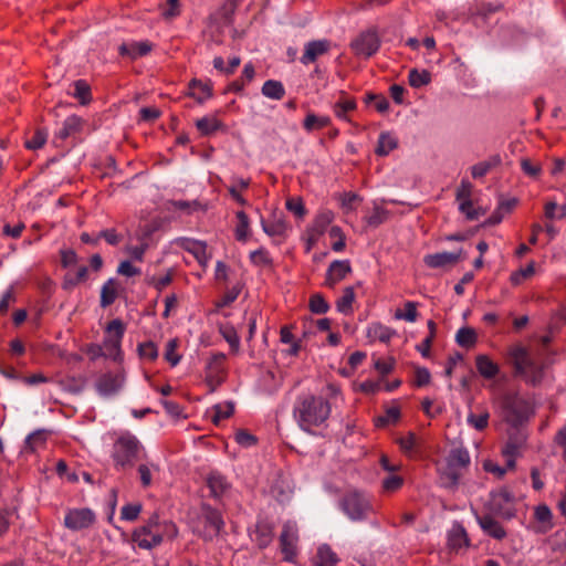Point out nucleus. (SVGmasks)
I'll return each instance as SVG.
<instances>
[{
  "label": "nucleus",
  "mask_w": 566,
  "mask_h": 566,
  "mask_svg": "<svg viewBox=\"0 0 566 566\" xmlns=\"http://www.w3.org/2000/svg\"><path fill=\"white\" fill-rule=\"evenodd\" d=\"M332 413L331 402L323 396L311 392L300 395L293 406V417L304 432L316 434L317 429L326 428Z\"/></svg>",
  "instance_id": "f257e3e1"
},
{
  "label": "nucleus",
  "mask_w": 566,
  "mask_h": 566,
  "mask_svg": "<svg viewBox=\"0 0 566 566\" xmlns=\"http://www.w3.org/2000/svg\"><path fill=\"white\" fill-rule=\"evenodd\" d=\"M177 526L170 521H160L158 515H153L146 524L136 528L132 539L142 549H151L163 543L164 539H172L177 536Z\"/></svg>",
  "instance_id": "f03ea898"
},
{
  "label": "nucleus",
  "mask_w": 566,
  "mask_h": 566,
  "mask_svg": "<svg viewBox=\"0 0 566 566\" xmlns=\"http://www.w3.org/2000/svg\"><path fill=\"white\" fill-rule=\"evenodd\" d=\"M142 451L143 447L135 436L123 433L113 446L112 458L115 469L125 471L133 468Z\"/></svg>",
  "instance_id": "7ed1b4c3"
},
{
  "label": "nucleus",
  "mask_w": 566,
  "mask_h": 566,
  "mask_svg": "<svg viewBox=\"0 0 566 566\" xmlns=\"http://www.w3.org/2000/svg\"><path fill=\"white\" fill-rule=\"evenodd\" d=\"M340 511L353 522H361L374 512L370 496L358 490H348L339 499Z\"/></svg>",
  "instance_id": "20e7f679"
},
{
  "label": "nucleus",
  "mask_w": 566,
  "mask_h": 566,
  "mask_svg": "<svg viewBox=\"0 0 566 566\" xmlns=\"http://www.w3.org/2000/svg\"><path fill=\"white\" fill-rule=\"evenodd\" d=\"M509 356L515 369V374L522 376L526 381L533 385L537 384L542 378V370L532 360L528 352L521 345L513 346Z\"/></svg>",
  "instance_id": "39448f33"
},
{
  "label": "nucleus",
  "mask_w": 566,
  "mask_h": 566,
  "mask_svg": "<svg viewBox=\"0 0 566 566\" xmlns=\"http://www.w3.org/2000/svg\"><path fill=\"white\" fill-rule=\"evenodd\" d=\"M470 454L464 448H454L446 457L444 462L440 464L439 471L448 482L455 485L462 474V471L470 464Z\"/></svg>",
  "instance_id": "423d86ee"
},
{
  "label": "nucleus",
  "mask_w": 566,
  "mask_h": 566,
  "mask_svg": "<svg viewBox=\"0 0 566 566\" xmlns=\"http://www.w3.org/2000/svg\"><path fill=\"white\" fill-rule=\"evenodd\" d=\"M224 522L221 513L209 505H203L198 517L193 532L206 541L218 536L223 528Z\"/></svg>",
  "instance_id": "0eeeda50"
},
{
  "label": "nucleus",
  "mask_w": 566,
  "mask_h": 566,
  "mask_svg": "<svg viewBox=\"0 0 566 566\" xmlns=\"http://www.w3.org/2000/svg\"><path fill=\"white\" fill-rule=\"evenodd\" d=\"M334 218L333 211L328 209H323L317 212L312 223L307 226L304 232L306 252H310L317 244L321 237L334 221Z\"/></svg>",
  "instance_id": "6e6552de"
},
{
  "label": "nucleus",
  "mask_w": 566,
  "mask_h": 566,
  "mask_svg": "<svg viewBox=\"0 0 566 566\" xmlns=\"http://www.w3.org/2000/svg\"><path fill=\"white\" fill-rule=\"evenodd\" d=\"M108 336L103 342L104 356L114 360L122 357V339L125 334V325L118 318L111 321L106 326Z\"/></svg>",
  "instance_id": "1a4fd4ad"
},
{
  "label": "nucleus",
  "mask_w": 566,
  "mask_h": 566,
  "mask_svg": "<svg viewBox=\"0 0 566 566\" xmlns=\"http://www.w3.org/2000/svg\"><path fill=\"white\" fill-rule=\"evenodd\" d=\"M381 41L375 29L360 32L352 40L349 46L356 56L369 59L376 54L380 48Z\"/></svg>",
  "instance_id": "9d476101"
},
{
  "label": "nucleus",
  "mask_w": 566,
  "mask_h": 566,
  "mask_svg": "<svg viewBox=\"0 0 566 566\" xmlns=\"http://www.w3.org/2000/svg\"><path fill=\"white\" fill-rule=\"evenodd\" d=\"M489 510L502 518H513L516 515L514 495L506 489L492 492L490 494Z\"/></svg>",
  "instance_id": "9b49d317"
},
{
  "label": "nucleus",
  "mask_w": 566,
  "mask_h": 566,
  "mask_svg": "<svg viewBox=\"0 0 566 566\" xmlns=\"http://www.w3.org/2000/svg\"><path fill=\"white\" fill-rule=\"evenodd\" d=\"M95 522V513L87 507L71 509L64 516V526L74 532L86 530Z\"/></svg>",
  "instance_id": "f8f14e48"
},
{
  "label": "nucleus",
  "mask_w": 566,
  "mask_h": 566,
  "mask_svg": "<svg viewBox=\"0 0 566 566\" xmlns=\"http://www.w3.org/2000/svg\"><path fill=\"white\" fill-rule=\"evenodd\" d=\"M298 541L297 527L294 523L286 522L283 525L280 535L281 552L284 555V560L292 562L296 556V545Z\"/></svg>",
  "instance_id": "ddd939ff"
},
{
  "label": "nucleus",
  "mask_w": 566,
  "mask_h": 566,
  "mask_svg": "<svg viewBox=\"0 0 566 566\" xmlns=\"http://www.w3.org/2000/svg\"><path fill=\"white\" fill-rule=\"evenodd\" d=\"M332 43L327 39L313 40L304 44V51L300 57L303 65L315 63L319 57L329 53Z\"/></svg>",
  "instance_id": "4468645a"
},
{
  "label": "nucleus",
  "mask_w": 566,
  "mask_h": 566,
  "mask_svg": "<svg viewBox=\"0 0 566 566\" xmlns=\"http://www.w3.org/2000/svg\"><path fill=\"white\" fill-rule=\"evenodd\" d=\"M124 384V375L120 373H105L95 382L97 392L103 397H109L119 391Z\"/></svg>",
  "instance_id": "2eb2a0df"
},
{
  "label": "nucleus",
  "mask_w": 566,
  "mask_h": 566,
  "mask_svg": "<svg viewBox=\"0 0 566 566\" xmlns=\"http://www.w3.org/2000/svg\"><path fill=\"white\" fill-rule=\"evenodd\" d=\"M464 258L465 255H462V250L460 249L458 252L443 251L433 254H427L423 258V262L431 269H439L447 265H453Z\"/></svg>",
  "instance_id": "dca6fc26"
},
{
  "label": "nucleus",
  "mask_w": 566,
  "mask_h": 566,
  "mask_svg": "<svg viewBox=\"0 0 566 566\" xmlns=\"http://www.w3.org/2000/svg\"><path fill=\"white\" fill-rule=\"evenodd\" d=\"M178 244L181 249L191 253L202 268L208 266L210 256L207 253V244L205 242L189 238H182L178 241Z\"/></svg>",
  "instance_id": "f3484780"
},
{
  "label": "nucleus",
  "mask_w": 566,
  "mask_h": 566,
  "mask_svg": "<svg viewBox=\"0 0 566 566\" xmlns=\"http://www.w3.org/2000/svg\"><path fill=\"white\" fill-rule=\"evenodd\" d=\"M352 272L350 262L348 260H335L333 261L325 276V285L334 287L338 282L344 280L348 273Z\"/></svg>",
  "instance_id": "a211bd4d"
},
{
  "label": "nucleus",
  "mask_w": 566,
  "mask_h": 566,
  "mask_svg": "<svg viewBox=\"0 0 566 566\" xmlns=\"http://www.w3.org/2000/svg\"><path fill=\"white\" fill-rule=\"evenodd\" d=\"M252 541L259 548H266L273 539V526L270 522L258 521L254 531L251 533Z\"/></svg>",
  "instance_id": "6ab92c4d"
},
{
  "label": "nucleus",
  "mask_w": 566,
  "mask_h": 566,
  "mask_svg": "<svg viewBox=\"0 0 566 566\" xmlns=\"http://www.w3.org/2000/svg\"><path fill=\"white\" fill-rule=\"evenodd\" d=\"M153 50V43L149 41L122 43L118 52L122 56H127L130 60H136L140 56L147 55Z\"/></svg>",
  "instance_id": "aec40b11"
},
{
  "label": "nucleus",
  "mask_w": 566,
  "mask_h": 566,
  "mask_svg": "<svg viewBox=\"0 0 566 566\" xmlns=\"http://www.w3.org/2000/svg\"><path fill=\"white\" fill-rule=\"evenodd\" d=\"M478 523L486 535L497 541H502L506 537L504 527L490 514L478 516Z\"/></svg>",
  "instance_id": "412c9836"
},
{
  "label": "nucleus",
  "mask_w": 566,
  "mask_h": 566,
  "mask_svg": "<svg viewBox=\"0 0 566 566\" xmlns=\"http://www.w3.org/2000/svg\"><path fill=\"white\" fill-rule=\"evenodd\" d=\"M262 230L271 238H285L289 224L283 218L274 217L272 220L261 219Z\"/></svg>",
  "instance_id": "4be33fe9"
},
{
  "label": "nucleus",
  "mask_w": 566,
  "mask_h": 566,
  "mask_svg": "<svg viewBox=\"0 0 566 566\" xmlns=\"http://www.w3.org/2000/svg\"><path fill=\"white\" fill-rule=\"evenodd\" d=\"M470 541L465 528L457 523L452 526L448 534V546L452 551H459L461 548L469 547Z\"/></svg>",
  "instance_id": "5701e85b"
},
{
  "label": "nucleus",
  "mask_w": 566,
  "mask_h": 566,
  "mask_svg": "<svg viewBox=\"0 0 566 566\" xmlns=\"http://www.w3.org/2000/svg\"><path fill=\"white\" fill-rule=\"evenodd\" d=\"M207 486L210 491V495L214 499H219L229 490L230 484L221 473L211 472L207 476Z\"/></svg>",
  "instance_id": "b1692460"
},
{
  "label": "nucleus",
  "mask_w": 566,
  "mask_h": 566,
  "mask_svg": "<svg viewBox=\"0 0 566 566\" xmlns=\"http://www.w3.org/2000/svg\"><path fill=\"white\" fill-rule=\"evenodd\" d=\"M475 366L479 374L485 379H492L500 373V367L488 355H478Z\"/></svg>",
  "instance_id": "393cba45"
},
{
  "label": "nucleus",
  "mask_w": 566,
  "mask_h": 566,
  "mask_svg": "<svg viewBox=\"0 0 566 566\" xmlns=\"http://www.w3.org/2000/svg\"><path fill=\"white\" fill-rule=\"evenodd\" d=\"M366 335L371 342L388 343L396 335V331L381 323H371L367 327Z\"/></svg>",
  "instance_id": "a878e982"
},
{
  "label": "nucleus",
  "mask_w": 566,
  "mask_h": 566,
  "mask_svg": "<svg viewBox=\"0 0 566 566\" xmlns=\"http://www.w3.org/2000/svg\"><path fill=\"white\" fill-rule=\"evenodd\" d=\"M189 96L195 98L198 103H203L212 95V85L210 83H203L199 80L193 78L188 85Z\"/></svg>",
  "instance_id": "bb28decb"
},
{
  "label": "nucleus",
  "mask_w": 566,
  "mask_h": 566,
  "mask_svg": "<svg viewBox=\"0 0 566 566\" xmlns=\"http://www.w3.org/2000/svg\"><path fill=\"white\" fill-rule=\"evenodd\" d=\"M196 127L201 135L209 136L223 129L224 125L216 115H207L196 120Z\"/></svg>",
  "instance_id": "cd10ccee"
},
{
  "label": "nucleus",
  "mask_w": 566,
  "mask_h": 566,
  "mask_svg": "<svg viewBox=\"0 0 566 566\" xmlns=\"http://www.w3.org/2000/svg\"><path fill=\"white\" fill-rule=\"evenodd\" d=\"M84 120L76 116H69L64 122L62 128L59 130L57 136L61 139H66L71 136H75L83 128Z\"/></svg>",
  "instance_id": "c85d7f7f"
},
{
  "label": "nucleus",
  "mask_w": 566,
  "mask_h": 566,
  "mask_svg": "<svg viewBox=\"0 0 566 566\" xmlns=\"http://www.w3.org/2000/svg\"><path fill=\"white\" fill-rule=\"evenodd\" d=\"M88 269L86 266H80L76 272L69 271L62 282V289L65 291L73 290L77 284L84 282L87 279Z\"/></svg>",
  "instance_id": "c756f323"
},
{
  "label": "nucleus",
  "mask_w": 566,
  "mask_h": 566,
  "mask_svg": "<svg viewBox=\"0 0 566 566\" xmlns=\"http://www.w3.org/2000/svg\"><path fill=\"white\" fill-rule=\"evenodd\" d=\"M174 280V270L168 269L165 274L163 275H153V274H146L145 275V284L148 286H153L158 292H161L164 289H166Z\"/></svg>",
  "instance_id": "7c9ffc66"
},
{
  "label": "nucleus",
  "mask_w": 566,
  "mask_h": 566,
  "mask_svg": "<svg viewBox=\"0 0 566 566\" xmlns=\"http://www.w3.org/2000/svg\"><path fill=\"white\" fill-rule=\"evenodd\" d=\"M226 356L223 354L214 355L209 361L207 374V382L211 387V390H214L216 386H219L222 382V377L218 376L220 368L217 366L219 363L223 361Z\"/></svg>",
  "instance_id": "2f4dec72"
},
{
  "label": "nucleus",
  "mask_w": 566,
  "mask_h": 566,
  "mask_svg": "<svg viewBox=\"0 0 566 566\" xmlns=\"http://www.w3.org/2000/svg\"><path fill=\"white\" fill-rule=\"evenodd\" d=\"M501 164V157L494 155L488 160L480 161L471 167V175L474 179L484 177L491 169L497 167Z\"/></svg>",
  "instance_id": "473e14b6"
},
{
  "label": "nucleus",
  "mask_w": 566,
  "mask_h": 566,
  "mask_svg": "<svg viewBox=\"0 0 566 566\" xmlns=\"http://www.w3.org/2000/svg\"><path fill=\"white\" fill-rule=\"evenodd\" d=\"M117 297V282L115 279H108L101 290V306L107 307L112 305Z\"/></svg>",
  "instance_id": "72a5a7b5"
},
{
  "label": "nucleus",
  "mask_w": 566,
  "mask_h": 566,
  "mask_svg": "<svg viewBox=\"0 0 566 566\" xmlns=\"http://www.w3.org/2000/svg\"><path fill=\"white\" fill-rule=\"evenodd\" d=\"M534 517L542 524V528L539 530L542 533L553 528V514L546 504H541L535 507Z\"/></svg>",
  "instance_id": "f704fd0d"
},
{
  "label": "nucleus",
  "mask_w": 566,
  "mask_h": 566,
  "mask_svg": "<svg viewBox=\"0 0 566 566\" xmlns=\"http://www.w3.org/2000/svg\"><path fill=\"white\" fill-rule=\"evenodd\" d=\"M397 138L390 133L382 132L379 135L376 154L379 156H387L391 150L397 147Z\"/></svg>",
  "instance_id": "c9c22d12"
},
{
  "label": "nucleus",
  "mask_w": 566,
  "mask_h": 566,
  "mask_svg": "<svg viewBox=\"0 0 566 566\" xmlns=\"http://www.w3.org/2000/svg\"><path fill=\"white\" fill-rule=\"evenodd\" d=\"M262 94L269 98L280 101L285 95V88L280 81L268 80L262 86Z\"/></svg>",
  "instance_id": "e433bc0d"
},
{
  "label": "nucleus",
  "mask_w": 566,
  "mask_h": 566,
  "mask_svg": "<svg viewBox=\"0 0 566 566\" xmlns=\"http://www.w3.org/2000/svg\"><path fill=\"white\" fill-rule=\"evenodd\" d=\"M337 562V555L328 545L325 544L318 547L315 560L316 566H336Z\"/></svg>",
  "instance_id": "4c0bfd02"
},
{
  "label": "nucleus",
  "mask_w": 566,
  "mask_h": 566,
  "mask_svg": "<svg viewBox=\"0 0 566 566\" xmlns=\"http://www.w3.org/2000/svg\"><path fill=\"white\" fill-rule=\"evenodd\" d=\"M237 226H235V239L238 241H247L250 235V219L244 211H238L237 214Z\"/></svg>",
  "instance_id": "58836bf2"
},
{
  "label": "nucleus",
  "mask_w": 566,
  "mask_h": 566,
  "mask_svg": "<svg viewBox=\"0 0 566 566\" xmlns=\"http://www.w3.org/2000/svg\"><path fill=\"white\" fill-rule=\"evenodd\" d=\"M219 332L224 340L229 344L231 350L233 353H238L240 349V338L235 328L231 324H222L219 327Z\"/></svg>",
  "instance_id": "ea45409f"
},
{
  "label": "nucleus",
  "mask_w": 566,
  "mask_h": 566,
  "mask_svg": "<svg viewBox=\"0 0 566 566\" xmlns=\"http://www.w3.org/2000/svg\"><path fill=\"white\" fill-rule=\"evenodd\" d=\"M212 422L219 424L221 421L230 418L234 412V405L230 401L218 403L212 408Z\"/></svg>",
  "instance_id": "a19ab883"
},
{
  "label": "nucleus",
  "mask_w": 566,
  "mask_h": 566,
  "mask_svg": "<svg viewBox=\"0 0 566 566\" xmlns=\"http://www.w3.org/2000/svg\"><path fill=\"white\" fill-rule=\"evenodd\" d=\"M355 292L352 286L345 287L343 295L336 302V308L343 314H349L353 311Z\"/></svg>",
  "instance_id": "79ce46f5"
},
{
  "label": "nucleus",
  "mask_w": 566,
  "mask_h": 566,
  "mask_svg": "<svg viewBox=\"0 0 566 566\" xmlns=\"http://www.w3.org/2000/svg\"><path fill=\"white\" fill-rule=\"evenodd\" d=\"M476 333L471 327H462L457 332L455 340L461 347L471 348L476 343Z\"/></svg>",
  "instance_id": "37998d69"
},
{
  "label": "nucleus",
  "mask_w": 566,
  "mask_h": 566,
  "mask_svg": "<svg viewBox=\"0 0 566 566\" xmlns=\"http://www.w3.org/2000/svg\"><path fill=\"white\" fill-rule=\"evenodd\" d=\"M534 273L535 263L532 261L526 265V268L512 272L510 276V282L513 286H518L526 280L531 279L534 275Z\"/></svg>",
  "instance_id": "c03bdc74"
},
{
  "label": "nucleus",
  "mask_w": 566,
  "mask_h": 566,
  "mask_svg": "<svg viewBox=\"0 0 566 566\" xmlns=\"http://www.w3.org/2000/svg\"><path fill=\"white\" fill-rule=\"evenodd\" d=\"M331 124V118L328 116H316L315 114H307L304 119L303 127L307 132H312L314 129H322L327 127Z\"/></svg>",
  "instance_id": "a18cd8bd"
},
{
  "label": "nucleus",
  "mask_w": 566,
  "mask_h": 566,
  "mask_svg": "<svg viewBox=\"0 0 566 566\" xmlns=\"http://www.w3.org/2000/svg\"><path fill=\"white\" fill-rule=\"evenodd\" d=\"M137 353L143 360L155 361L158 358V347L150 340L138 344Z\"/></svg>",
  "instance_id": "49530a36"
},
{
  "label": "nucleus",
  "mask_w": 566,
  "mask_h": 566,
  "mask_svg": "<svg viewBox=\"0 0 566 566\" xmlns=\"http://www.w3.org/2000/svg\"><path fill=\"white\" fill-rule=\"evenodd\" d=\"M73 96L80 101L82 105H86L91 102V87L84 80H77L74 82Z\"/></svg>",
  "instance_id": "de8ad7c7"
},
{
  "label": "nucleus",
  "mask_w": 566,
  "mask_h": 566,
  "mask_svg": "<svg viewBox=\"0 0 566 566\" xmlns=\"http://www.w3.org/2000/svg\"><path fill=\"white\" fill-rule=\"evenodd\" d=\"M408 81L410 86L419 88L430 83L431 74L426 70L418 71L417 69H412L409 71Z\"/></svg>",
  "instance_id": "09e8293b"
},
{
  "label": "nucleus",
  "mask_w": 566,
  "mask_h": 566,
  "mask_svg": "<svg viewBox=\"0 0 566 566\" xmlns=\"http://www.w3.org/2000/svg\"><path fill=\"white\" fill-rule=\"evenodd\" d=\"M153 471H159V468L155 463H140L137 468L140 484L143 488H148L153 482Z\"/></svg>",
  "instance_id": "8fccbe9b"
},
{
  "label": "nucleus",
  "mask_w": 566,
  "mask_h": 566,
  "mask_svg": "<svg viewBox=\"0 0 566 566\" xmlns=\"http://www.w3.org/2000/svg\"><path fill=\"white\" fill-rule=\"evenodd\" d=\"M395 318L410 323L416 322L418 318L417 303L411 301L406 302L403 310H397L395 312Z\"/></svg>",
  "instance_id": "3c124183"
},
{
  "label": "nucleus",
  "mask_w": 566,
  "mask_h": 566,
  "mask_svg": "<svg viewBox=\"0 0 566 566\" xmlns=\"http://www.w3.org/2000/svg\"><path fill=\"white\" fill-rule=\"evenodd\" d=\"M329 238L333 239L332 249L335 252H342L346 247V237L338 226H332L328 230Z\"/></svg>",
  "instance_id": "603ef678"
},
{
  "label": "nucleus",
  "mask_w": 566,
  "mask_h": 566,
  "mask_svg": "<svg viewBox=\"0 0 566 566\" xmlns=\"http://www.w3.org/2000/svg\"><path fill=\"white\" fill-rule=\"evenodd\" d=\"M356 108V102L353 98L338 101L334 104V114L343 120H348L347 113Z\"/></svg>",
  "instance_id": "864d4df0"
},
{
  "label": "nucleus",
  "mask_w": 566,
  "mask_h": 566,
  "mask_svg": "<svg viewBox=\"0 0 566 566\" xmlns=\"http://www.w3.org/2000/svg\"><path fill=\"white\" fill-rule=\"evenodd\" d=\"M178 346L179 340L177 338L169 339L166 345L164 357L172 367L178 365L181 359V356L177 354Z\"/></svg>",
  "instance_id": "5fc2aeb1"
},
{
  "label": "nucleus",
  "mask_w": 566,
  "mask_h": 566,
  "mask_svg": "<svg viewBox=\"0 0 566 566\" xmlns=\"http://www.w3.org/2000/svg\"><path fill=\"white\" fill-rule=\"evenodd\" d=\"M489 418L490 413L486 410H484L479 415L470 412L468 415L467 421L474 429L482 431L488 427Z\"/></svg>",
  "instance_id": "6e6d98bb"
},
{
  "label": "nucleus",
  "mask_w": 566,
  "mask_h": 566,
  "mask_svg": "<svg viewBox=\"0 0 566 566\" xmlns=\"http://www.w3.org/2000/svg\"><path fill=\"white\" fill-rule=\"evenodd\" d=\"M46 441V434L43 430H38L29 434L25 439V449L34 452L39 447L43 446Z\"/></svg>",
  "instance_id": "4d7b16f0"
},
{
  "label": "nucleus",
  "mask_w": 566,
  "mask_h": 566,
  "mask_svg": "<svg viewBox=\"0 0 566 566\" xmlns=\"http://www.w3.org/2000/svg\"><path fill=\"white\" fill-rule=\"evenodd\" d=\"M400 418V409L396 406L388 408L385 415L379 416L376 419V426L385 427L391 423H396Z\"/></svg>",
  "instance_id": "13d9d810"
},
{
  "label": "nucleus",
  "mask_w": 566,
  "mask_h": 566,
  "mask_svg": "<svg viewBox=\"0 0 566 566\" xmlns=\"http://www.w3.org/2000/svg\"><path fill=\"white\" fill-rule=\"evenodd\" d=\"M250 260L254 265L258 266H270L273 262L269 251L264 248L252 251L250 253Z\"/></svg>",
  "instance_id": "bf43d9fd"
},
{
  "label": "nucleus",
  "mask_w": 566,
  "mask_h": 566,
  "mask_svg": "<svg viewBox=\"0 0 566 566\" xmlns=\"http://www.w3.org/2000/svg\"><path fill=\"white\" fill-rule=\"evenodd\" d=\"M389 218V211L384 208L375 207L373 212L367 217L366 221L370 227H378Z\"/></svg>",
  "instance_id": "052dcab7"
},
{
  "label": "nucleus",
  "mask_w": 566,
  "mask_h": 566,
  "mask_svg": "<svg viewBox=\"0 0 566 566\" xmlns=\"http://www.w3.org/2000/svg\"><path fill=\"white\" fill-rule=\"evenodd\" d=\"M285 207L290 212L298 218H304L306 214L304 202L300 197L289 198L285 202Z\"/></svg>",
  "instance_id": "680f3d73"
},
{
  "label": "nucleus",
  "mask_w": 566,
  "mask_h": 566,
  "mask_svg": "<svg viewBox=\"0 0 566 566\" xmlns=\"http://www.w3.org/2000/svg\"><path fill=\"white\" fill-rule=\"evenodd\" d=\"M308 305L311 312L315 314H325L329 310V305L322 294L312 295Z\"/></svg>",
  "instance_id": "e2e57ef3"
},
{
  "label": "nucleus",
  "mask_w": 566,
  "mask_h": 566,
  "mask_svg": "<svg viewBox=\"0 0 566 566\" xmlns=\"http://www.w3.org/2000/svg\"><path fill=\"white\" fill-rule=\"evenodd\" d=\"M566 216V207H558L555 201H548L545 205V217L549 220L563 219Z\"/></svg>",
  "instance_id": "0e129e2a"
},
{
  "label": "nucleus",
  "mask_w": 566,
  "mask_h": 566,
  "mask_svg": "<svg viewBox=\"0 0 566 566\" xmlns=\"http://www.w3.org/2000/svg\"><path fill=\"white\" fill-rule=\"evenodd\" d=\"M98 238L104 239L109 245L116 247L123 241V235L116 229L109 228L98 232Z\"/></svg>",
  "instance_id": "69168bd1"
},
{
  "label": "nucleus",
  "mask_w": 566,
  "mask_h": 566,
  "mask_svg": "<svg viewBox=\"0 0 566 566\" xmlns=\"http://www.w3.org/2000/svg\"><path fill=\"white\" fill-rule=\"evenodd\" d=\"M142 512V504L129 503L122 507L120 517L126 521H135Z\"/></svg>",
  "instance_id": "338daca9"
},
{
  "label": "nucleus",
  "mask_w": 566,
  "mask_h": 566,
  "mask_svg": "<svg viewBox=\"0 0 566 566\" xmlns=\"http://www.w3.org/2000/svg\"><path fill=\"white\" fill-rule=\"evenodd\" d=\"M398 443L405 453L410 454L411 452L415 451L418 444V439L413 432H408L406 437H401L398 439Z\"/></svg>",
  "instance_id": "774afa93"
}]
</instances>
